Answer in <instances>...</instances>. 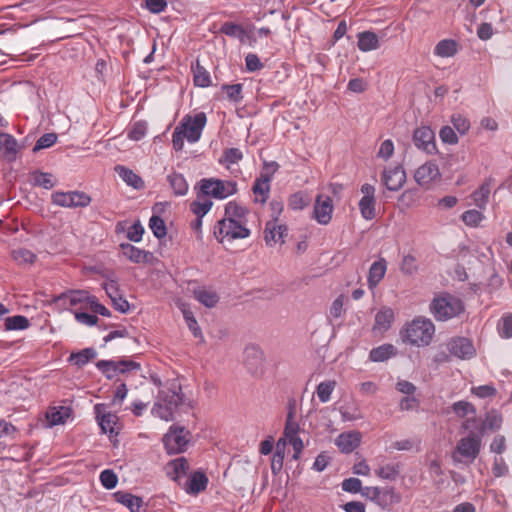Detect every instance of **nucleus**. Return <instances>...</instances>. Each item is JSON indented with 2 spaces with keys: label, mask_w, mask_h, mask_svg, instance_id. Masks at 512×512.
<instances>
[{
  "label": "nucleus",
  "mask_w": 512,
  "mask_h": 512,
  "mask_svg": "<svg viewBox=\"0 0 512 512\" xmlns=\"http://www.w3.org/2000/svg\"><path fill=\"white\" fill-rule=\"evenodd\" d=\"M100 482L106 489H113L118 483V477L113 470L106 469L100 474Z\"/></svg>",
  "instance_id": "obj_55"
},
{
  "label": "nucleus",
  "mask_w": 512,
  "mask_h": 512,
  "mask_svg": "<svg viewBox=\"0 0 512 512\" xmlns=\"http://www.w3.org/2000/svg\"><path fill=\"white\" fill-rule=\"evenodd\" d=\"M190 432L184 427L172 425L163 437V443L168 454H178L186 450Z\"/></svg>",
  "instance_id": "obj_6"
},
{
  "label": "nucleus",
  "mask_w": 512,
  "mask_h": 512,
  "mask_svg": "<svg viewBox=\"0 0 512 512\" xmlns=\"http://www.w3.org/2000/svg\"><path fill=\"white\" fill-rule=\"evenodd\" d=\"M17 141L7 133H0V149L3 150V156L12 161L16 158L17 154Z\"/></svg>",
  "instance_id": "obj_30"
},
{
  "label": "nucleus",
  "mask_w": 512,
  "mask_h": 512,
  "mask_svg": "<svg viewBox=\"0 0 512 512\" xmlns=\"http://www.w3.org/2000/svg\"><path fill=\"white\" fill-rule=\"evenodd\" d=\"M429 310L436 321H447L462 314L465 305L460 298L444 292L432 299Z\"/></svg>",
  "instance_id": "obj_3"
},
{
  "label": "nucleus",
  "mask_w": 512,
  "mask_h": 512,
  "mask_svg": "<svg viewBox=\"0 0 512 512\" xmlns=\"http://www.w3.org/2000/svg\"><path fill=\"white\" fill-rule=\"evenodd\" d=\"M419 407V400L412 395L403 397L399 402V409L401 411L417 410Z\"/></svg>",
  "instance_id": "obj_64"
},
{
  "label": "nucleus",
  "mask_w": 512,
  "mask_h": 512,
  "mask_svg": "<svg viewBox=\"0 0 512 512\" xmlns=\"http://www.w3.org/2000/svg\"><path fill=\"white\" fill-rule=\"evenodd\" d=\"M102 287L111 300L120 294L119 283L116 279L107 278V280L103 282Z\"/></svg>",
  "instance_id": "obj_61"
},
{
  "label": "nucleus",
  "mask_w": 512,
  "mask_h": 512,
  "mask_svg": "<svg viewBox=\"0 0 512 512\" xmlns=\"http://www.w3.org/2000/svg\"><path fill=\"white\" fill-rule=\"evenodd\" d=\"M147 131V124L144 121H138L133 124L131 129L128 132V138L139 141L141 140Z\"/></svg>",
  "instance_id": "obj_56"
},
{
  "label": "nucleus",
  "mask_w": 512,
  "mask_h": 512,
  "mask_svg": "<svg viewBox=\"0 0 512 512\" xmlns=\"http://www.w3.org/2000/svg\"><path fill=\"white\" fill-rule=\"evenodd\" d=\"M11 256L19 265L33 264L37 259L36 254L26 248L14 249L11 252Z\"/></svg>",
  "instance_id": "obj_42"
},
{
  "label": "nucleus",
  "mask_w": 512,
  "mask_h": 512,
  "mask_svg": "<svg viewBox=\"0 0 512 512\" xmlns=\"http://www.w3.org/2000/svg\"><path fill=\"white\" fill-rule=\"evenodd\" d=\"M192 72L195 86L205 88L211 85L210 73L199 63L198 60L195 65H192Z\"/></svg>",
  "instance_id": "obj_34"
},
{
  "label": "nucleus",
  "mask_w": 512,
  "mask_h": 512,
  "mask_svg": "<svg viewBox=\"0 0 512 512\" xmlns=\"http://www.w3.org/2000/svg\"><path fill=\"white\" fill-rule=\"evenodd\" d=\"M213 203L209 199L195 200L190 204L191 211L198 217H203L211 209Z\"/></svg>",
  "instance_id": "obj_50"
},
{
  "label": "nucleus",
  "mask_w": 512,
  "mask_h": 512,
  "mask_svg": "<svg viewBox=\"0 0 512 512\" xmlns=\"http://www.w3.org/2000/svg\"><path fill=\"white\" fill-rule=\"evenodd\" d=\"M221 89L225 91L227 99L234 103H239L242 101V89L243 85L240 83L237 84H224Z\"/></svg>",
  "instance_id": "obj_49"
},
{
  "label": "nucleus",
  "mask_w": 512,
  "mask_h": 512,
  "mask_svg": "<svg viewBox=\"0 0 512 512\" xmlns=\"http://www.w3.org/2000/svg\"><path fill=\"white\" fill-rule=\"evenodd\" d=\"M30 181L34 186H39L44 189H52L55 186L53 174L38 170L30 173Z\"/></svg>",
  "instance_id": "obj_33"
},
{
  "label": "nucleus",
  "mask_w": 512,
  "mask_h": 512,
  "mask_svg": "<svg viewBox=\"0 0 512 512\" xmlns=\"http://www.w3.org/2000/svg\"><path fill=\"white\" fill-rule=\"evenodd\" d=\"M342 489L349 493H360L362 491V482L358 478H347L341 484Z\"/></svg>",
  "instance_id": "obj_60"
},
{
  "label": "nucleus",
  "mask_w": 512,
  "mask_h": 512,
  "mask_svg": "<svg viewBox=\"0 0 512 512\" xmlns=\"http://www.w3.org/2000/svg\"><path fill=\"white\" fill-rule=\"evenodd\" d=\"M375 198L362 197L359 201V209L361 215L366 220H372L375 218Z\"/></svg>",
  "instance_id": "obj_44"
},
{
  "label": "nucleus",
  "mask_w": 512,
  "mask_h": 512,
  "mask_svg": "<svg viewBox=\"0 0 512 512\" xmlns=\"http://www.w3.org/2000/svg\"><path fill=\"white\" fill-rule=\"evenodd\" d=\"M167 181L176 196H184L188 192V183L182 174L172 172L167 176Z\"/></svg>",
  "instance_id": "obj_32"
},
{
  "label": "nucleus",
  "mask_w": 512,
  "mask_h": 512,
  "mask_svg": "<svg viewBox=\"0 0 512 512\" xmlns=\"http://www.w3.org/2000/svg\"><path fill=\"white\" fill-rule=\"evenodd\" d=\"M288 229L285 225H278L277 221H269L265 225L264 240L266 245L273 246L277 243H284V237Z\"/></svg>",
  "instance_id": "obj_15"
},
{
  "label": "nucleus",
  "mask_w": 512,
  "mask_h": 512,
  "mask_svg": "<svg viewBox=\"0 0 512 512\" xmlns=\"http://www.w3.org/2000/svg\"><path fill=\"white\" fill-rule=\"evenodd\" d=\"M309 201L302 192L294 193L290 196L288 205L292 210H302L308 205Z\"/></svg>",
  "instance_id": "obj_58"
},
{
  "label": "nucleus",
  "mask_w": 512,
  "mask_h": 512,
  "mask_svg": "<svg viewBox=\"0 0 512 512\" xmlns=\"http://www.w3.org/2000/svg\"><path fill=\"white\" fill-rule=\"evenodd\" d=\"M149 228L151 229L154 236L158 239H162L167 234V228L164 220L158 216L153 215L149 220Z\"/></svg>",
  "instance_id": "obj_48"
},
{
  "label": "nucleus",
  "mask_w": 512,
  "mask_h": 512,
  "mask_svg": "<svg viewBox=\"0 0 512 512\" xmlns=\"http://www.w3.org/2000/svg\"><path fill=\"white\" fill-rule=\"evenodd\" d=\"M185 402L182 387L176 380L169 381L159 390L152 414L165 421H173L174 413Z\"/></svg>",
  "instance_id": "obj_1"
},
{
  "label": "nucleus",
  "mask_w": 512,
  "mask_h": 512,
  "mask_svg": "<svg viewBox=\"0 0 512 512\" xmlns=\"http://www.w3.org/2000/svg\"><path fill=\"white\" fill-rule=\"evenodd\" d=\"M208 478L202 472H195L186 482L185 491L189 494H198L206 489Z\"/></svg>",
  "instance_id": "obj_28"
},
{
  "label": "nucleus",
  "mask_w": 512,
  "mask_h": 512,
  "mask_svg": "<svg viewBox=\"0 0 512 512\" xmlns=\"http://www.w3.org/2000/svg\"><path fill=\"white\" fill-rule=\"evenodd\" d=\"M96 367L109 380H112L117 374L141 370L140 363L132 360H100L96 363Z\"/></svg>",
  "instance_id": "obj_8"
},
{
  "label": "nucleus",
  "mask_w": 512,
  "mask_h": 512,
  "mask_svg": "<svg viewBox=\"0 0 512 512\" xmlns=\"http://www.w3.org/2000/svg\"><path fill=\"white\" fill-rule=\"evenodd\" d=\"M413 142L415 146L428 154H434L437 151L435 143V133L428 126H421L415 129L413 133Z\"/></svg>",
  "instance_id": "obj_12"
},
{
  "label": "nucleus",
  "mask_w": 512,
  "mask_h": 512,
  "mask_svg": "<svg viewBox=\"0 0 512 512\" xmlns=\"http://www.w3.org/2000/svg\"><path fill=\"white\" fill-rule=\"evenodd\" d=\"M167 475L171 477L173 480L177 481L182 476L187 474L189 469L188 461L184 457H180L170 461L167 464Z\"/></svg>",
  "instance_id": "obj_27"
},
{
  "label": "nucleus",
  "mask_w": 512,
  "mask_h": 512,
  "mask_svg": "<svg viewBox=\"0 0 512 512\" xmlns=\"http://www.w3.org/2000/svg\"><path fill=\"white\" fill-rule=\"evenodd\" d=\"M271 179V175L262 173L260 177L255 180L252 187V191L255 195V202L264 204L267 201L270 192Z\"/></svg>",
  "instance_id": "obj_21"
},
{
  "label": "nucleus",
  "mask_w": 512,
  "mask_h": 512,
  "mask_svg": "<svg viewBox=\"0 0 512 512\" xmlns=\"http://www.w3.org/2000/svg\"><path fill=\"white\" fill-rule=\"evenodd\" d=\"M395 354V347L392 344H383L370 351L369 359L373 362H383Z\"/></svg>",
  "instance_id": "obj_36"
},
{
  "label": "nucleus",
  "mask_w": 512,
  "mask_h": 512,
  "mask_svg": "<svg viewBox=\"0 0 512 512\" xmlns=\"http://www.w3.org/2000/svg\"><path fill=\"white\" fill-rule=\"evenodd\" d=\"M439 137L445 144L455 145L459 139L454 129L450 126H443L439 131Z\"/></svg>",
  "instance_id": "obj_57"
},
{
  "label": "nucleus",
  "mask_w": 512,
  "mask_h": 512,
  "mask_svg": "<svg viewBox=\"0 0 512 512\" xmlns=\"http://www.w3.org/2000/svg\"><path fill=\"white\" fill-rule=\"evenodd\" d=\"M400 501L401 496L392 487H379V493H376L373 500L374 503L383 509H390L394 504H397Z\"/></svg>",
  "instance_id": "obj_19"
},
{
  "label": "nucleus",
  "mask_w": 512,
  "mask_h": 512,
  "mask_svg": "<svg viewBox=\"0 0 512 512\" xmlns=\"http://www.w3.org/2000/svg\"><path fill=\"white\" fill-rule=\"evenodd\" d=\"M100 404H97L95 406V412L97 415L99 426L103 433L113 435L115 432V425L118 421V417L116 414L113 413H106L103 415H100Z\"/></svg>",
  "instance_id": "obj_26"
},
{
  "label": "nucleus",
  "mask_w": 512,
  "mask_h": 512,
  "mask_svg": "<svg viewBox=\"0 0 512 512\" xmlns=\"http://www.w3.org/2000/svg\"><path fill=\"white\" fill-rule=\"evenodd\" d=\"M194 297L208 308L215 307L219 301V297L216 292L202 288L194 290Z\"/></svg>",
  "instance_id": "obj_40"
},
{
  "label": "nucleus",
  "mask_w": 512,
  "mask_h": 512,
  "mask_svg": "<svg viewBox=\"0 0 512 512\" xmlns=\"http://www.w3.org/2000/svg\"><path fill=\"white\" fill-rule=\"evenodd\" d=\"M336 387L335 380H328L319 383L317 386V396L322 403H326L330 400L331 394Z\"/></svg>",
  "instance_id": "obj_46"
},
{
  "label": "nucleus",
  "mask_w": 512,
  "mask_h": 512,
  "mask_svg": "<svg viewBox=\"0 0 512 512\" xmlns=\"http://www.w3.org/2000/svg\"><path fill=\"white\" fill-rule=\"evenodd\" d=\"M394 321V312L389 307H382L375 315L373 331L383 334L390 329Z\"/></svg>",
  "instance_id": "obj_22"
},
{
  "label": "nucleus",
  "mask_w": 512,
  "mask_h": 512,
  "mask_svg": "<svg viewBox=\"0 0 512 512\" xmlns=\"http://www.w3.org/2000/svg\"><path fill=\"white\" fill-rule=\"evenodd\" d=\"M361 442V434L357 431L346 432L340 434L336 439V445L343 453H351Z\"/></svg>",
  "instance_id": "obj_20"
},
{
  "label": "nucleus",
  "mask_w": 512,
  "mask_h": 512,
  "mask_svg": "<svg viewBox=\"0 0 512 512\" xmlns=\"http://www.w3.org/2000/svg\"><path fill=\"white\" fill-rule=\"evenodd\" d=\"M72 415V408L68 406H55L51 407L47 414V420L50 426L61 425L66 422Z\"/></svg>",
  "instance_id": "obj_24"
},
{
  "label": "nucleus",
  "mask_w": 512,
  "mask_h": 512,
  "mask_svg": "<svg viewBox=\"0 0 512 512\" xmlns=\"http://www.w3.org/2000/svg\"><path fill=\"white\" fill-rule=\"evenodd\" d=\"M382 182L390 191H398L406 182V173L401 165L384 169Z\"/></svg>",
  "instance_id": "obj_13"
},
{
  "label": "nucleus",
  "mask_w": 512,
  "mask_h": 512,
  "mask_svg": "<svg viewBox=\"0 0 512 512\" xmlns=\"http://www.w3.org/2000/svg\"><path fill=\"white\" fill-rule=\"evenodd\" d=\"M97 352L94 348H85L79 352L72 353L69 361L77 367L81 368L86 365L90 360L96 358Z\"/></svg>",
  "instance_id": "obj_37"
},
{
  "label": "nucleus",
  "mask_w": 512,
  "mask_h": 512,
  "mask_svg": "<svg viewBox=\"0 0 512 512\" xmlns=\"http://www.w3.org/2000/svg\"><path fill=\"white\" fill-rule=\"evenodd\" d=\"M449 352L461 359L470 358L474 355L475 349L471 341L464 337L452 339L448 343Z\"/></svg>",
  "instance_id": "obj_16"
},
{
  "label": "nucleus",
  "mask_w": 512,
  "mask_h": 512,
  "mask_svg": "<svg viewBox=\"0 0 512 512\" xmlns=\"http://www.w3.org/2000/svg\"><path fill=\"white\" fill-rule=\"evenodd\" d=\"M416 262V258L413 255H405L400 265L401 272L406 275L415 274L418 271V265Z\"/></svg>",
  "instance_id": "obj_53"
},
{
  "label": "nucleus",
  "mask_w": 512,
  "mask_h": 512,
  "mask_svg": "<svg viewBox=\"0 0 512 512\" xmlns=\"http://www.w3.org/2000/svg\"><path fill=\"white\" fill-rule=\"evenodd\" d=\"M250 233V229L247 226L223 219L217 221L213 229V234L219 243L245 239L250 236Z\"/></svg>",
  "instance_id": "obj_4"
},
{
  "label": "nucleus",
  "mask_w": 512,
  "mask_h": 512,
  "mask_svg": "<svg viewBox=\"0 0 512 512\" xmlns=\"http://www.w3.org/2000/svg\"><path fill=\"white\" fill-rule=\"evenodd\" d=\"M358 48L362 52H368L379 48V38L376 33L372 31H363L357 35Z\"/></svg>",
  "instance_id": "obj_25"
},
{
  "label": "nucleus",
  "mask_w": 512,
  "mask_h": 512,
  "mask_svg": "<svg viewBox=\"0 0 512 512\" xmlns=\"http://www.w3.org/2000/svg\"><path fill=\"white\" fill-rule=\"evenodd\" d=\"M5 330H24L29 327V320L22 315L7 317L4 322Z\"/></svg>",
  "instance_id": "obj_47"
},
{
  "label": "nucleus",
  "mask_w": 512,
  "mask_h": 512,
  "mask_svg": "<svg viewBox=\"0 0 512 512\" xmlns=\"http://www.w3.org/2000/svg\"><path fill=\"white\" fill-rule=\"evenodd\" d=\"M219 32L226 36L237 38L240 42H244L246 37V30L241 25L233 22L223 23Z\"/></svg>",
  "instance_id": "obj_38"
},
{
  "label": "nucleus",
  "mask_w": 512,
  "mask_h": 512,
  "mask_svg": "<svg viewBox=\"0 0 512 512\" xmlns=\"http://www.w3.org/2000/svg\"><path fill=\"white\" fill-rule=\"evenodd\" d=\"M243 158V154L238 148H228L223 153V161L227 164L238 163Z\"/></svg>",
  "instance_id": "obj_63"
},
{
  "label": "nucleus",
  "mask_w": 512,
  "mask_h": 512,
  "mask_svg": "<svg viewBox=\"0 0 512 512\" xmlns=\"http://www.w3.org/2000/svg\"><path fill=\"white\" fill-rule=\"evenodd\" d=\"M249 210L235 201H230L225 205L223 220L231 221L247 226V215Z\"/></svg>",
  "instance_id": "obj_17"
},
{
  "label": "nucleus",
  "mask_w": 512,
  "mask_h": 512,
  "mask_svg": "<svg viewBox=\"0 0 512 512\" xmlns=\"http://www.w3.org/2000/svg\"><path fill=\"white\" fill-rule=\"evenodd\" d=\"M333 202L328 195H318L315 199L314 218L321 225H327L332 218Z\"/></svg>",
  "instance_id": "obj_14"
},
{
  "label": "nucleus",
  "mask_w": 512,
  "mask_h": 512,
  "mask_svg": "<svg viewBox=\"0 0 512 512\" xmlns=\"http://www.w3.org/2000/svg\"><path fill=\"white\" fill-rule=\"evenodd\" d=\"M295 409L293 405L289 406V411L286 418V424L284 428V436L285 438H290L294 436H298L299 432V424L294 420Z\"/></svg>",
  "instance_id": "obj_43"
},
{
  "label": "nucleus",
  "mask_w": 512,
  "mask_h": 512,
  "mask_svg": "<svg viewBox=\"0 0 512 512\" xmlns=\"http://www.w3.org/2000/svg\"><path fill=\"white\" fill-rule=\"evenodd\" d=\"M56 133H46L42 135L36 142L33 147V152H38L42 149L49 148L53 146L57 141Z\"/></svg>",
  "instance_id": "obj_54"
},
{
  "label": "nucleus",
  "mask_w": 512,
  "mask_h": 512,
  "mask_svg": "<svg viewBox=\"0 0 512 512\" xmlns=\"http://www.w3.org/2000/svg\"><path fill=\"white\" fill-rule=\"evenodd\" d=\"M434 53L440 57H452L457 53V43L452 39H444L437 43Z\"/></svg>",
  "instance_id": "obj_39"
},
{
  "label": "nucleus",
  "mask_w": 512,
  "mask_h": 512,
  "mask_svg": "<svg viewBox=\"0 0 512 512\" xmlns=\"http://www.w3.org/2000/svg\"><path fill=\"white\" fill-rule=\"evenodd\" d=\"M434 333L435 326L430 319L417 317L401 329L400 336L404 343L422 347L430 344Z\"/></svg>",
  "instance_id": "obj_2"
},
{
  "label": "nucleus",
  "mask_w": 512,
  "mask_h": 512,
  "mask_svg": "<svg viewBox=\"0 0 512 512\" xmlns=\"http://www.w3.org/2000/svg\"><path fill=\"white\" fill-rule=\"evenodd\" d=\"M376 475L385 480H395L399 475V468L397 465L387 464L375 470Z\"/></svg>",
  "instance_id": "obj_51"
},
{
  "label": "nucleus",
  "mask_w": 512,
  "mask_h": 512,
  "mask_svg": "<svg viewBox=\"0 0 512 512\" xmlns=\"http://www.w3.org/2000/svg\"><path fill=\"white\" fill-rule=\"evenodd\" d=\"M200 194L204 196H212L214 198L223 199L233 195L237 191V184L233 181H223L219 179H202L199 183Z\"/></svg>",
  "instance_id": "obj_5"
},
{
  "label": "nucleus",
  "mask_w": 512,
  "mask_h": 512,
  "mask_svg": "<svg viewBox=\"0 0 512 512\" xmlns=\"http://www.w3.org/2000/svg\"><path fill=\"white\" fill-rule=\"evenodd\" d=\"M207 122V117L204 112H199L193 117L186 115L177 127H181V132L190 143L197 142L202 134Z\"/></svg>",
  "instance_id": "obj_7"
},
{
  "label": "nucleus",
  "mask_w": 512,
  "mask_h": 512,
  "mask_svg": "<svg viewBox=\"0 0 512 512\" xmlns=\"http://www.w3.org/2000/svg\"><path fill=\"white\" fill-rule=\"evenodd\" d=\"M452 409L459 417H464L469 413H475L474 406L466 401H458L454 403Z\"/></svg>",
  "instance_id": "obj_62"
},
{
  "label": "nucleus",
  "mask_w": 512,
  "mask_h": 512,
  "mask_svg": "<svg viewBox=\"0 0 512 512\" xmlns=\"http://www.w3.org/2000/svg\"><path fill=\"white\" fill-rule=\"evenodd\" d=\"M387 270V262L384 258H380L378 261L372 263L368 273V286L370 289H374L380 281L384 278Z\"/></svg>",
  "instance_id": "obj_23"
},
{
  "label": "nucleus",
  "mask_w": 512,
  "mask_h": 512,
  "mask_svg": "<svg viewBox=\"0 0 512 512\" xmlns=\"http://www.w3.org/2000/svg\"><path fill=\"white\" fill-rule=\"evenodd\" d=\"M441 178L439 167L433 161L425 162L414 173L415 181L424 188H429L432 183L440 181Z\"/></svg>",
  "instance_id": "obj_11"
},
{
  "label": "nucleus",
  "mask_w": 512,
  "mask_h": 512,
  "mask_svg": "<svg viewBox=\"0 0 512 512\" xmlns=\"http://www.w3.org/2000/svg\"><path fill=\"white\" fill-rule=\"evenodd\" d=\"M113 497L118 503L127 507L130 512H145L144 502L141 497L126 491H117L113 494Z\"/></svg>",
  "instance_id": "obj_18"
},
{
  "label": "nucleus",
  "mask_w": 512,
  "mask_h": 512,
  "mask_svg": "<svg viewBox=\"0 0 512 512\" xmlns=\"http://www.w3.org/2000/svg\"><path fill=\"white\" fill-rule=\"evenodd\" d=\"M481 447V440L475 433H470L467 437L461 438L456 446V451L453 454L454 461L460 462L462 459L458 458L459 454L462 458H466L471 462L477 458Z\"/></svg>",
  "instance_id": "obj_10"
},
{
  "label": "nucleus",
  "mask_w": 512,
  "mask_h": 512,
  "mask_svg": "<svg viewBox=\"0 0 512 512\" xmlns=\"http://www.w3.org/2000/svg\"><path fill=\"white\" fill-rule=\"evenodd\" d=\"M123 255L134 263H142L147 261L149 252L139 249L132 244H121Z\"/></svg>",
  "instance_id": "obj_35"
},
{
  "label": "nucleus",
  "mask_w": 512,
  "mask_h": 512,
  "mask_svg": "<svg viewBox=\"0 0 512 512\" xmlns=\"http://www.w3.org/2000/svg\"><path fill=\"white\" fill-rule=\"evenodd\" d=\"M115 171L127 185L135 189H141L144 187V181L142 178L134 173L131 169L122 165H117L115 167Z\"/></svg>",
  "instance_id": "obj_29"
},
{
  "label": "nucleus",
  "mask_w": 512,
  "mask_h": 512,
  "mask_svg": "<svg viewBox=\"0 0 512 512\" xmlns=\"http://www.w3.org/2000/svg\"><path fill=\"white\" fill-rule=\"evenodd\" d=\"M490 195V186L488 183L482 184L479 189H477L473 194L471 195L474 204L479 208H484L486 204L488 203Z\"/></svg>",
  "instance_id": "obj_45"
},
{
  "label": "nucleus",
  "mask_w": 512,
  "mask_h": 512,
  "mask_svg": "<svg viewBox=\"0 0 512 512\" xmlns=\"http://www.w3.org/2000/svg\"><path fill=\"white\" fill-rule=\"evenodd\" d=\"M483 218V214L475 209L467 210L461 216L462 221L471 227H477Z\"/></svg>",
  "instance_id": "obj_52"
},
{
  "label": "nucleus",
  "mask_w": 512,
  "mask_h": 512,
  "mask_svg": "<svg viewBox=\"0 0 512 512\" xmlns=\"http://www.w3.org/2000/svg\"><path fill=\"white\" fill-rule=\"evenodd\" d=\"M451 122L455 129L462 135L465 134L470 128L469 120L461 114L452 115Z\"/></svg>",
  "instance_id": "obj_59"
},
{
  "label": "nucleus",
  "mask_w": 512,
  "mask_h": 512,
  "mask_svg": "<svg viewBox=\"0 0 512 512\" xmlns=\"http://www.w3.org/2000/svg\"><path fill=\"white\" fill-rule=\"evenodd\" d=\"M91 295L87 291L84 290H71L65 293L60 294L57 297V300H68L71 306H76L81 303L89 304L91 299Z\"/></svg>",
  "instance_id": "obj_31"
},
{
  "label": "nucleus",
  "mask_w": 512,
  "mask_h": 512,
  "mask_svg": "<svg viewBox=\"0 0 512 512\" xmlns=\"http://www.w3.org/2000/svg\"><path fill=\"white\" fill-rule=\"evenodd\" d=\"M263 354L256 347H248L245 350V364L250 370H257L262 364Z\"/></svg>",
  "instance_id": "obj_41"
},
{
  "label": "nucleus",
  "mask_w": 512,
  "mask_h": 512,
  "mask_svg": "<svg viewBox=\"0 0 512 512\" xmlns=\"http://www.w3.org/2000/svg\"><path fill=\"white\" fill-rule=\"evenodd\" d=\"M52 203L65 208H84L91 203V197L81 191L54 192Z\"/></svg>",
  "instance_id": "obj_9"
}]
</instances>
